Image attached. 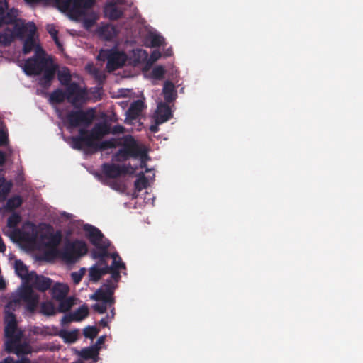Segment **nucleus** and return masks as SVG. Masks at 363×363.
<instances>
[{
    "instance_id": "nucleus-63",
    "label": "nucleus",
    "mask_w": 363,
    "mask_h": 363,
    "mask_svg": "<svg viewBox=\"0 0 363 363\" xmlns=\"http://www.w3.org/2000/svg\"><path fill=\"white\" fill-rule=\"evenodd\" d=\"M15 363H30V361L28 358L23 357L20 360L16 361Z\"/></svg>"
},
{
    "instance_id": "nucleus-56",
    "label": "nucleus",
    "mask_w": 363,
    "mask_h": 363,
    "mask_svg": "<svg viewBox=\"0 0 363 363\" xmlns=\"http://www.w3.org/2000/svg\"><path fill=\"white\" fill-rule=\"evenodd\" d=\"M48 32L51 35V37L54 35H58V31L55 29V28L52 26H49L48 28Z\"/></svg>"
},
{
    "instance_id": "nucleus-59",
    "label": "nucleus",
    "mask_w": 363,
    "mask_h": 363,
    "mask_svg": "<svg viewBox=\"0 0 363 363\" xmlns=\"http://www.w3.org/2000/svg\"><path fill=\"white\" fill-rule=\"evenodd\" d=\"M14 359L12 357H7L5 359H4L2 361L0 362V363H15Z\"/></svg>"
},
{
    "instance_id": "nucleus-30",
    "label": "nucleus",
    "mask_w": 363,
    "mask_h": 363,
    "mask_svg": "<svg viewBox=\"0 0 363 363\" xmlns=\"http://www.w3.org/2000/svg\"><path fill=\"white\" fill-rule=\"evenodd\" d=\"M14 40V34L11 29L6 28L0 33V45L9 46Z\"/></svg>"
},
{
    "instance_id": "nucleus-24",
    "label": "nucleus",
    "mask_w": 363,
    "mask_h": 363,
    "mask_svg": "<svg viewBox=\"0 0 363 363\" xmlns=\"http://www.w3.org/2000/svg\"><path fill=\"white\" fill-rule=\"evenodd\" d=\"M162 94L167 103L173 102L177 96L174 84L169 81L165 82L162 89Z\"/></svg>"
},
{
    "instance_id": "nucleus-20",
    "label": "nucleus",
    "mask_w": 363,
    "mask_h": 363,
    "mask_svg": "<svg viewBox=\"0 0 363 363\" xmlns=\"http://www.w3.org/2000/svg\"><path fill=\"white\" fill-rule=\"evenodd\" d=\"M173 116L169 106L167 103L160 102L157 104L154 114V118L157 119V123H164Z\"/></svg>"
},
{
    "instance_id": "nucleus-27",
    "label": "nucleus",
    "mask_w": 363,
    "mask_h": 363,
    "mask_svg": "<svg viewBox=\"0 0 363 363\" xmlns=\"http://www.w3.org/2000/svg\"><path fill=\"white\" fill-rule=\"evenodd\" d=\"M144 108V103L141 100L133 101L128 109V116L131 119H136Z\"/></svg>"
},
{
    "instance_id": "nucleus-58",
    "label": "nucleus",
    "mask_w": 363,
    "mask_h": 363,
    "mask_svg": "<svg viewBox=\"0 0 363 363\" xmlns=\"http://www.w3.org/2000/svg\"><path fill=\"white\" fill-rule=\"evenodd\" d=\"M5 162H6V155L3 151L0 150V166L4 165Z\"/></svg>"
},
{
    "instance_id": "nucleus-49",
    "label": "nucleus",
    "mask_w": 363,
    "mask_h": 363,
    "mask_svg": "<svg viewBox=\"0 0 363 363\" xmlns=\"http://www.w3.org/2000/svg\"><path fill=\"white\" fill-rule=\"evenodd\" d=\"M72 322H75V319L73 316L72 313L65 315L61 319V324L63 325L69 324Z\"/></svg>"
},
{
    "instance_id": "nucleus-25",
    "label": "nucleus",
    "mask_w": 363,
    "mask_h": 363,
    "mask_svg": "<svg viewBox=\"0 0 363 363\" xmlns=\"http://www.w3.org/2000/svg\"><path fill=\"white\" fill-rule=\"evenodd\" d=\"M108 274L107 268L104 265H99L98 263L89 269V279L93 282H97L104 274Z\"/></svg>"
},
{
    "instance_id": "nucleus-2",
    "label": "nucleus",
    "mask_w": 363,
    "mask_h": 363,
    "mask_svg": "<svg viewBox=\"0 0 363 363\" xmlns=\"http://www.w3.org/2000/svg\"><path fill=\"white\" fill-rule=\"evenodd\" d=\"M23 301L26 303V310L33 313L35 312L39 303V296L35 294L29 284H23L18 292L12 294L6 305L5 313L11 310L15 311Z\"/></svg>"
},
{
    "instance_id": "nucleus-44",
    "label": "nucleus",
    "mask_w": 363,
    "mask_h": 363,
    "mask_svg": "<svg viewBox=\"0 0 363 363\" xmlns=\"http://www.w3.org/2000/svg\"><path fill=\"white\" fill-rule=\"evenodd\" d=\"M152 74L155 79H160L164 77L165 70L163 67L157 66L153 68Z\"/></svg>"
},
{
    "instance_id": "nucleus-5",
    "label": "nucleus",
    "mask_w": 363,
    "mask_h": 363,
    "mask_svg": "<svg viewBox=\"0 0 363 363\" xmlns=\"http://www.w3.org/2000/svg\"><path fill=\"white\" fill-rule=\"evenodd\" d=\"M87 252L88 247L86 242L83 240H76L66 242L57 257L67 264H74Z\"/></svg>"
},
{
    "instance_id": "nucleus-22",
    "label": "nucleus",
    "mask_w": 363,
    "mask_h": 363,
    "mask_svg": "<svg viewBox=\"0 0 363 363\" xmlns=\"http://www.w3.org/2000/svg\"><path fill=\"white\" fill-rule=\"evenodd\" d=\"M14 269L16 274L24 281L23 284H29L32 276H30L31 272L28 271L26 265L21 260L17 259L14 263Z\"/></svg>"
},
{
    "instance_id": "nucleus-12",
    "label": "nucleus",
    "mask_w": 363,
    "mask_h": 363,
    "mask_svg": "<svg viewBox=\"0 0 363 363\" xmlns=\"http://www.w3.org/2000/svg\"><path fill=\"white\" fill-rule=\"evenodd\" d=\"M50 60V57H40V59H38L31 57L25 62L24 72L28 76L40 75Z\"/></svg>"
},
{
    "instance_id": "nucleus-33",
    "label": "nucleus",
    "mask_w": 363,
    "mask_h": 363,
    "mask_svg": "<svg viewBox=\"0 0 363 363\" xmlns=\"http://www.w3.org/2000/svg\"><path fill=\"white\" fill-rule=\"evenodd\" d=\"M22 203V198L20 196H14L7 200L4 208L7 211H13L16 208L20 207Z\"/></svg>"
},
{
    "instance_id": "nucleus-51",
    "label": "nucleus",
    "mask_w": 363,
    "mask_h": 363,
    "mask_svg": "<svg viewBox=\"0 0 363 363\" xmlns=\"http://www.w3.org/2000/svg\"><path fill=\"white\" fill-rule=\"evenodd\" d=\"M125 130V128L124 126L121 125H116L111 128V133L113 135L123 133Z\"/></svg>"
},
{
    "instance_id": "nucleus-40",
    "label": "nucleus",
    "mask_w": 363,
    "mask_h": 363,
    "mask_svg": "<svg viewBox=\"0 0 363 363\" xmlns=\"http://www.w3.org/2000/svg\"><path fill=\"white\" fill-rule=\"evenodd\" d=\"M89 133H91V137L94 138V141L102 142V138L104 137L101 130L98 126L97 123L94 125V126L89 130Z\"/></svg>"
},
{
    "instance_id": "nucleus-43",
    "label": "nucleus",
    "mask_w": 363,
    "mask_h": 363,
    "mask_svg": "<svg viewBox=\"0 0 363 363\" xmlns=\"http://www.w3.org/2000/svg\"><path fill=\"white\" fill-rule=\"evenodd\" d=\"M164 39L159 35H152L150 38V43L152 47H160L163 45Z\"/></svg>"
},
{
    "instance_id": "nucleus-57",
    "label": "nucleus",
    "mask_w": 363,
    "mask_h": 363,
    "mask_svg": "<svg viewBox=\"0 0 363 363\" xmlns=\"http://www.w3.org/2000/svg\"><path fill=\"white\" fill-rule=\"evenodd\" d=\"M160 57V53L159 52H157V51H154L151 55H150V58L152 61H156Z\"/></svg>"
},
{
    "instance_id": "nucleus-6",
    "label": "nucleus",
    "mask_w": 363,
    "mask_h": 363,
    "mask_svg": "<svg viewBox=\"0 0 363 363\" xmlns=\"http://www.w3.org/2000/svg\"><path fill=\"white\" fill-rule=\"evenodd\" d=\"M96 0H57L58 9L63 12L81 17L86 14L96 4Z\"/></svg>"
},
{
    "instance_id": "nucleus-53",
    "label": "nucleus",
    "mask_w": 363,
    "mask_h": 363,
    "mask_svg": "<svg viewBox=\"0 0 363 363\" xmlns=\"http://www.w3.org/2000/svg\"><path fill=\"white\" fill-rule=\"evenodd\" d=\"M113 50H101L99 55V59L100 60H107L108 61V55L112 52Z\"/></svg>"
},
{
    "instance_id": "nucleus-31",
    "label": "nucleus",
    "mask_w": 363,
    "mask_h": 363,
    "mask_svg": "<svg viewBox=\"0 0 363 363\" xmlns=\"http://www.w3.org/2000/svg\"><path fill=\"white\" fill-rule=\"evenodd\" d=\"M58 335L63 339L65 343H74L77 340L78 330H74L72 331H67L65 330H61Z\"/></svg>"
},
{
    "instance_id": "nucleus-60",
    "label": "nucleus",
    "mask_w": 363,
    "mask_h": 363,
    "mask_svg": "<svg viewBox=\"0 0 363 363\" xmlns=\"http://www.w3.org/2000/svg\"><path fill=\"white\" fill-rule=\"evenodd\" d=\"M105 339H106L105 335L99 337L96 341V346H99V345L104 344L105 342Z\"/></svg>"
},
{
    "instance_id": "nucleus-17",
    "label": "nucleus",
    "mask_w": 363,
    "mask_h": 363,
    "mask_svg": "<svg viewBox=\"0 0 363 363\" xmlns=\"http://www.w3.org/2000/svg\"><path fill=\"white\" fill-rule=\"evenodd\" d=\"M47 242L45 247L48 248V254L52 256L56 257L60 253V250L57 249V247L60 244L62 235L60 230H57L55 233H50L45 235Z\"/></svg>"
},
{
    "instance_id": "nucleus-42",
    "label": "nucleus",
    "mask_w": 363,
    "mask_h": 363,
    "mask_svg": "<svg viewBox=\"0 0 363 363\" xmlns=\"http://www.w3.org/2000/svg\"><path fill=\"white\" fill-rule=\"evenodd\" d=\"M58 78L60 83L66 87L71 84V75L68 72H60L58 74Z\"/></svg>"
},
{
    "instance_id": "nucleus-4",
    "label": "nucleus",
    "mask_w": 363,
    "mask_h": 363,
    "mask_svg": "<svg viewBox=\"0 0 363 363\" xmlns=\"http://www.w3.org/2000/svg\"><path fill=\"white\" fill-rule=\"evenodd\" d=\"M83 229L91 245L96 247V250L91 251V256L94 259L97 257H103L107 254V250L111 245V242L104 235L101 231L96 227L85 224Z\"/></svg>"
},
{
    "instance_id": "nucleus-28",
    "label": "nucleus",
    "mask_w": 363,
    "mask_h": 363,
    "mask_svg": "<svg viewBox=\"0 0 363 363\" xmlns=\"http://www.w3.org/2000/svg\"><path fill=\"white\" fill-rule=\"evenodd\" d=\"M57 301H59L57 307V311L59 313L68 312L75 304V298L72 296H66L62 299L58 300Z\"/></svg>"
},
{
    "instance_id": "nucleus-15",
    "label": "nucleus",
    "mask_w": 363,
    "mask_h": 363,
    "mask_svg": "<svg viewBox=\"0 0 363 363\" xmlns=\"http://www.w3.org/2000/svg\"><path fill=\"white\" fill-rule=\"evenodd\" d=\"M30 276L32 277L29 284L30 283L31 284L29 285L31 286L32 289L35 288L41 292H45L51 288L52 280L50 278L39 275L35 271H31Z\"/></svg>"
},
{
    "instance_id": "nucleus-61",
    "label": "nucleus",
    "mask_w": 363,
    "mask_h": 363,
    "mask_svg": "<svg viewBox=\"0 0 363 363\" xmlns=\"http://www.w3.org/2000/svg\"><path fill=\"white\" fill-rule=\"evenodd\" d=\"M6 251V245L4 242L2 238L0 236V252H4Z\"/></svg>"
},
{
    "instance_id": "nucleus-13",
    "label": "nucleus",
    "mask_w": 363,
    "mask_h": 363,
    "mask_svg": "<svg viewBox=\"0 0 363 363\" xmlns=\"http://www.w3.org/2000/svg\"><path fill=\"white\" fill-rule=\"evenodd\" d=\"M96 259H99L98 264L99 265H104L108 271L110 269H125V264L122 262L121 258L116 252L111 253L107 250L106 255L102 258L97 257Z\"/></svg>"
},
{
    "instance_id": "nucleus-23",
    "label": "nucleus",
    "mask_w": 363,
    "mask_h": 363,
    "mask_svg": "<svg viewBox=\"0 0 363 363\" xmlns=\"http://www.w3.org/2000/svg\"><path fill=\"white\" fill-rule=\"evenodd\" d=\"M69 291L68 286L62 283H56L50 288L52 298L56 301L66 297Z\"/></svg>"
},
{
    "instance_id": "nucleus-64",
    "label": "nucleus",
    "mask_w": 363,
    "mask_h": 363,
    "mask_svg": "<svg viewBox=\"0 0 363 363\" xmlns=\"http://www.w3.org/2000/svg\"><path fill=\"white\" fill-rule=\"evenodd\" d=\"M99 324H100L102 327H106V326H108V321H107L106 318H102V319L100 320Z\"/></svg>"
},
{
    "instance_id": "nucleus-29",
    "label": "nucleus",
    "mask_w": 363,
    "mask_h": 363,
    "mask_svg": "<svg viewBox=\"0 0 363 363\" xmlns=\"http://www.w3.org/2000/svg\"><path fill=\"white\" fill-rule=\"evenodd\" d=\"M65 99L67 100V87H65V91L61 89H57L54 90L50 95V101L53 104H61Z\"/></svg>"
},
{
    "instance_id": "nucleus-47",
    "label": "nucleus",
    "mask_w": 363,
    "mask_h": 363,
    "mask_svg": "<svg viewBox=\"0 0 363 363\" xmlns=\"http://www.w3.org/2000/svg\"><path fill=\"white\" fill-rule=\"evenodd\" d=\"M84 274V269H81L78 272H72L71 274V277H72L73 282L75 284H79L81 281V280H82V279L83 277Z\"/></svg>"
},
{
    "instance_id": "nucleus-10",
    "label": "nucleus",
    "mask_w": 363,
    "mask_h": 363,
    "mask_svg": "<svg viewBox=\"0 0 363 363\" xmlns=\"http://www.w3.org/2000/svg\"><path fill=\"white\" fill-rule=\"evenodd\" d=\"M67 101L74 108H80L86 103L89 99L88 91L86 88H82L75 82L67 86Z\"/></svg>"
},
{
    "instance_id": "nucleus-3",
    "label": "nucleus",
    "mask_w": 363,
    "mask_h": 363,
    "mask_svg": "<svg viewBox=\"0 0 363 363\" xmlns=\"http://www.w3.org/2000/svg\"><path fill=\"white\" fill-rule=\"evenodd\" d=\"M113 146V144L111 141H108V140L102 142L94 141L89 130L84 128L79 130L78 135L72 137V147L78 150L86 147L91 153H95L108 150Z\"/></svg>"
},
{
    "instance_id": "nucleus-7",
    "label": "nucleus",
    "mask_w": 363,
    "mask_h": 363,
    "mask_svg": "<svg viewBox=\"0 0 363 363\" xmlns=\"http://www.w3.org/2000/svg\"><path fill=\"white\" fill-rule=\"evenodd\" d=\"M21 221V216L17 213H12L7 220V226L11 228H14L11 238V239L18 238L22 240H35L37 236V231L35 225L30 223L28 222L26 225L30 226L32 230V233H30L26 231H22L18 228H16V226Z\"/></svg>"
},
{
    "instance_id": "nucleus-32",
    "label": "nucleus",
    "mask_w": 363,
    "mask_h": 363,
    "mask_svg": "<svg viewBox=\"0 0 363 363\" xmlns=\"http://www.w3.org/2000/svg\"><path fill=\"white\" fill-rule=\"evenodd\" d=\"M17 18V11L14 9H11L8 11H6L2 16V20L0 19V28L4 24H13L16 21Z\"/></svg>"
},
{
    "instance_id": "nucleus-54",
    "label": "nucleus",
    "mask_w": 363,
    "mask_h": 363,
    "mask_svg": "<svg viewBox=\"0 0 363 363\" xmlns=\"http://www.w3.org/2000/svg\"><path fill=\"white\" fill-rule=\"evenodd\" d=\"M8 143V136L4 133H0V146L6 145Z\"/></svg>"
},
{
    "instance_id": "nucleus-62",
    "label": "nucleus",
    "mask_w": 363,
    "mask_h": 363,
    "mask_svg": "<svg viewBox=\"0 0 363 363\" xmlns=\"http://www.w3.org/2000/svg\"><path fill=\"white\" fill-rule=\"evenodd\" d=\"M8 7H4V6L0 5V19L2 20V16H4V13L6 12Z\"/></svg>"
},
{
    "instance_id": "nucleus-41",
    "label": "nucleus",
    "mask_w": 363,
    "mask_h": 363,
    "mask_svg": "<svg viewBox=\"0 0 363 363\" xmlns=\"http://www.w3.org/2000/svg\"><path fill=\"white\" fill-rule=\"evenodd\" d=\"M98 333L99 329L94 326H88L84 329V335L89 339H94Z\"/></svg>"
},
{
    "instance_id": "nucleus-14",
    "label": "nucleus",
    "mask_w": 363,
    "mask_h": 363,
    "mask_svg": "<svg viewBox=\"0 0 363 363\" xmlns=\"http://www.w3.org/2000/svg\"><path fill=\"white\" fill-rule=\"evenodd\" d=\"M130 167V164L119 165L114 163H104L101 166V170L106 177L115 179L123 174H128Z\"/></svg>"
},
{
    "instance_id": "nucleus-38",
    "label": "nucleus",
    "mask_w": 363,
    "mask_h": 363,
    "mask_svg": "<svg viewBox=\"0 0 363 363\" xmlns=\"http://www.w3.org/2000/svg\"><path fill=\"white\" fill-rule=\"evenodd\" d=\"M40 312L45 315H53L55 314V308L50 301L43 302L40 305Z\"/></svg>"
},
{
    "instance_id": "nucleus-21",
    "label": "nucleus",
    "mask_w": 363,
    "mask_h": 363,
    "mask_svg": "<svg viewBox=\"0 0 363 363\" xmlns=\"http://www.w3.org/2000/svg\"><path fill=\"white\" fill-rule=\"evenodd\" d=\"M105 16L111 21H116L122 17L123 12L115 2L107 3L104 9Z\"/></svg>"
},
{
    "instance_id": "nucleus-18",
    "label": "nucleus",
    "mask_w": 363,
    "mask_h": 363,
    "mask_svg": "<svg viewBox=\"0 0 363 363\" xmlns=\"http://www.w3.org/2000/svg\"><path fill=\"white\" fill-rule=\"evenodd\" d=\"M57 67L52 63V59L43 70V76L39 79L38 84L44 89L50 86L53 79H55Z\"/></svg>"
},
{
    "instance_id": "nucleus-19",
    "label": "nucleus",
    "mask_w": 363,
    "mask_h": 363,
    "mask_svg": "<svg viewBox=\"0 0 363 363\" xmlns=\"http://www.w3.org/2000/svg\"><path fill=\"white\" fill-rule=\"evenodd\" d=\"M13 24V29L12 31L14 34V38L16 37L19 39H23L26 34H35L37 30L35 24L33 22H28L26 24H24L23 23L16 21Z\"/></svg>"
},
{
    "instance_id": "nucleus-48",
    "label": "nucleus",
    "mask_w": 363,
    "mask_h": 363,
    "mask_svg": "<svg viewBox=\"0 0 363 363\" xmlns=\"http://www.w3.org/2000/svg\"><path fill=\"white\" fill-rule=\"evenodd\" d=\"M120 269H110L108 270V273L111 274V277L108 280L113 281L114 280L116 282H118L121 279L120 275ZM113 283V281H111Z\"/></svg>"
},
{
    "instance_id": "nucleus-46",
    "label": "nucleus",
    "mask_w": 363,
    "mask_h": 363,
    "mask_svg": "<svg viewBox=\"0 0 363 363\" xmlns=\"http://www.w3.org/2000/svg\"><path fill=\"white\" fill-rule=\"evenodd\" d=\"M94 77L99 85L103 84L106 79V75L104 72L95 69L93 72Z\"/></svg>"
},
{
    "instance_id": "nucleus-50",
    "label": "nucleus",
    "mask_w": 363,
    "mask_h": 363,
    "mask_svg": "<svg viewBox=\"0 0 363 363\" xmlns=\"http://www.w3.org/2000/svg\"><path fill=\"white\" fill-rule=\"evenodd\" d=\"M97 125L101 130L104 136L111 133V128L108 124L106 123H97Z\"/></svg>"
},
{
    "instance_id": "nucleus-34",
    "label": "nucleus",
    "mask_w": 363,
    "mask_h": 363,
    "mask_svg": "<svg viewBox=\"0 0 363 363\" xmlns=\"http://www.w3.org/2000/svg\"><path fill=\"white\" fill-rule=\"evenodd\" d=\"M78 354L84 360H89L98 355V349L94 347H86L79 351Z\"/></svg>"
},
{
    "instance_id": "nucleus-9",
    "label": "nucleus",
    "mask_w": 363,
    "mask_h": 363,
    "mask_svg": "<svg viewBox=\"0 0 363 363\" xmlns=\"http://www.w3.org/2000/svg\"><path fill=\"white\" fill-rule=\"evenodd\" d=\"M95 111L89 108L86 111L82 109L71 111L66 116L69 126L71 128H77L79 126H89L95 117Z\"/></svg>"
},
{
    "instance_id": "nucleus-1",
    "label": "nucleus",
    "mask_w": 363,
    "mask_h": 363,
    "mask_svg": "<svg viewBox=\"0 0 363 363\" xmlns=\"http://www.w3.org/2000/svg\"><path fill=\"white\" fill-rule=\"evenodd\" d=\"M108 141H111L113 144L110 149L122 147L113 155V161L123 162L129 157L136 158L139 156L142 157L146 156V152L140 147L131 135H125L118 138H111L108 139Z\"/></svg>"
},
{
    "instance_id": "nucleus-26",
    "label": "nucleus",
    "mask_w": 363,
    "mask_h": 363,
    "mask_svg": "<svg viewBox=\"0 0 363 363\" xmlns=\"http://www.w3.org/2000/svg\"><path fill=\"white\" fill-rule=\"evenodd\" d=\"M20 342L21 341L15 342L11 347H7L5 346L6 351L9 353L13 352L17 355L27 354L30 353L31 351L29 346L26 343L21 344Z\"/></svg>"
},
{
    "instance_id": "nucleus-45",
    "label": "nucleus",
    "mask_w": 363,
    "mask_h": 363,
    "mask_svg": "<svg viewBox=\"0 0 363 363\" xmlns=\"http://www.w3.org/2000/svg\"><path fill=\"white\" fill-rule=\"evenodd\" d=\"M108 307H111L109 303H105L104 302H102L101 303H96L93 306L94 310L100 314L105 313Z\"/></svg>"
},
{
    "instance_id": "nucleus-11",
    "label": "nucleus",
    "mask_w": 363,
    "mask_h": 363,
    "mask_svg": "<svg viewBox=\"0 0 363 363\" xmlns=\"http://www.w3.org/2000/svg\"><path fill=\"white\" fill-rule=\"evenodd\" d=\"M116 286L113 283H111V280H107L103 286L97 289L96 292L91 296V298L97 301H102L109 303L110 306H112L115 300L113 296Z\"/></svg>"
},
{
    "instance_id": "nucleus-16",
    "label": "nucleus",
    "mask_w": 363,
    "mask_h": 363,
    "mask_svg": "<svg viewBox=\"0 0 363 363\" xmlns=\"http://www.w3.org/2000/svg\"><path fill=\"white\" fill-rule=\"evenodd\" d=\"M126 60L127 56L123 52L113 50L108 56L106 69L108 72H113L123 66Z\"/></svg>"
},
{
    "instance_id": "nucleus-36",
    "label": "nucleus",
    "mask_w": 363,
    "mask_h": 363,
    "mask_svg": "<svg viewBox=\"0 0 363 363\" xmlns=\"http://www.w3.org/2000/svg\"><path fill=\"white\" fill-rule=\"evenodd\" d=\"M12 184L6 181L4 178L0 179V201H4L11 191Z\"/></svg>"
},
{
    "instance_id": "nucleus-8",
    "label": "nucleus",
    "mask_w": 363,
    "mask_h": 363,
    "mask_svg": "<svg viewBox=\"0 0 363 363\" xmlns=\"http://www.w3.org/2000/svg\"><path fill=\"white\" fill-rule=\"evenodd\" d=\"M4 320L6 323L4 334L6 337L5 346L11 347L15 342L21 341L23 334L22 332L17 328L16 318L13 313L6 311L5 313Z\"/></svg>"
},
{
    "instance_id": "nucleus-39",
    "label": "nucleus",
    "mask_w": 363,
    "mask_h": 363,
    "mask_svg": "<svg viewBox=\"0 0 363 363\" xmlns=\"http://www.w3.org/2000/svg\"><path fill=\"white\" fill-rule=\"evenodd\" d=\"M148 184V181L145 175L143 174L139 178H138L134 183L135 189L137 191H140L144 189H146Z\"/></svg>"
},
{
    "instance_id": "nucleus-52",
    "label": "nucleus",
    "mask_w": 363,
    "mask_h": 363,
    "mask_svg": "<svg viewBox=\"0 0 363 363\" xmlns=\"http://www.w3.org/2000/svg\"><path fill=\"white\" fill-rule=\"evenodd\" d=\"M35 48V52L33 57H36L38 59H40V57H46L44 50L40 45H37Z\"/></svg>"
},
{
    "instance_id": "nucleus-35",
    "label": "nucleus",
    "mask_w": 363,
    "mask_h": 363,
    "mask_svg": "<svg viewBox=\"0 0 363 363\" xmlns=\"http://www.w3.org/2000/svg\"><path fill=\"white\" fill-rule=\"evenodd\" d=\"M35 34L31 35L30 33L28 34L27 38L25 39L23 42V53L27 55L30 53L33 48L37 45L35 43V40L34 39Z\"/></svg>"
},
{
    "instance_id": "nucleus-55",
    "label": "nucleus",
    "mask_w": 363,
    "mask_h": 363,
    "mask_svg": "<svg viewBox=\"0 0 363 363\" xmlns=\"http://www.w3.org/2000/svg\"><path fill=\"white\" fill-rule=\"evenodd\" d=\"M161 123H157V118H155V124H152L150 126V130L153 133H156L159 131V125H160Z\"/></svg>"
},
{
    "instance_id": "nucleus-37",
    "label": "nucleus",
    "mask_w": 363,
    "mask_h": 363,
    "mask_svg": "<svg viewBox=\"0 0 363 363\" xmlns=\"http://www.w3.org/2000/svg\"><path fill=\"white\" fill-rule=\"evenodd\" d=\"M75 322L84 320L89 315V308L86 305H82L77 311L72 313Z\"/></svg>"
}]
</instances>
